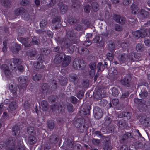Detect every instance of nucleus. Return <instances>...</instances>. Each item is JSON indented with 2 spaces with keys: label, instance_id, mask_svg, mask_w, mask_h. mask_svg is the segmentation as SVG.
Instances as JSON below:
<instances>
[{
  "label": "nucleus",
  "instance_id": "f257e3e1",
  "mask_svg": "<svg viewBox=\"0 0 150 150\" xmlns=\"http://www.w3.org/2000/svg\"><path fill=\"white\" fill-rule=\"evenodd\" d=\"M64 58L62 62V65L64 67H66L69 65L71 61V58L69 56H65L63 53H61L59 55H57L54 59V62L55 64H58L62 61Z\"/></svg>",
  "mask_w": 150,
  "mask_h": 150
},
{
  "label": "nucleus",
  "instance_id": "f03ea898",
  "mask_svg": "<svg viewBox=\"0 0 150 150\" xmlns=\"http://www.w3.org/2000/svg\"><path fill=\"white\" fill-rule=\"evenodd\" d=\"M73 67L74 69H82L85 66V64L83 59L77 60L75 59L73 63Z\"/></svg>",
  "mask_w": 150,
  "mask_h": 150
},
{
  "label": "nucleus",
  "instance_id": "7ed1b4c3",
  "mask_svg": "<svg viewBox=\"0 0 150 150\" xmlns=\"http://www.w3.org/2000/svg\"><path fill=\"white\" fill-rule=\"evenodd\" d=\"M133 35L136 38L140 37H143L146 36L147 33L145 30H138L133 32Z\"/></svg>",
  "mask_w": 150,
  "mask_h": 150
},
{
  "label": "nucleus",
  "instance_id": "20e7f679",
  "mask_svg": "<svg viewBox=\"0 0 150 150\" xmlns=\"http://www.w3.org/2000/svg\"><path fill=\"white\" fill-rule=\"evenodd\" d=\"M95 117L97 119L100 118L102 117V112L101 109L98 107L94 108L93 110Z\"/></svg>",
  "mask_w": 150,
  "mask_h": 150
},
{
  "label": "nucleus",
  "instance_id": "39448f33",
  "mask_svg": "<svg viewBox=\"0 0 150 150\" xmlns=\"http://www.w3.org/2000/svg\"><path fill=\"white\" fill-rule=\"evenodd\" d=\"M104 91L101 90H98L96 92L94 93V99L96 100H100L102 98L105 96V95L104 94Z\"/></svg>",
  "mask_w": 150,
  "mask_h": 150
},
{
  "label": "nucleus",
  "instance_id": "423d86ee",
  "mask_svg": "<svg viewBox=\"0 0 150 150\" xmlns=\"http://www.w3.org/2000/svg\"><path fill=\"white\" fill-rule=\"evenodd\" d=\"M127 56L126 54H121L120 55H119L118 57V59L119 61V63L117 61H116L114 62V63L115 64H122L124 62H125L127 60Z\"/></svg>",
  "mask_w": 150,
  "mask_h": 150
},
{
  "label": "nucleus",
  "instance_id": "0eeeda50",
  "mask_svg": "<svg viewBox=\"0 0 150 150\" xmlns=\"http://www.w3.org/2000/svg\"><path fill=\"white\" fill-rule=\"evenodd\" d=\"M114 19L117 23L121 24L124 23L125 21V19L123 17H120L119 15H114Z\"/></svg>",
  "mask_w": 150,
  "mask_h": 150
},
{
  "label": "nucleus",
  "instance_id": "6e6552de",
  "mask_svg": "<svg viewBox=\"0 0 150 150\" xmlns=\"http://www.w3.org/2000/svg\"><path fill=\"white\" fill-rule=\"evenodd\" d=\"M90 67L91 70L89 72V74L91 77L94 76L95 74L96 68V64L94 62H92L90 64Z\"/></svg>",
  "mask_w": 150,
  "mask_h": 150
},
{
  "label": "nucleus",
  "instance_id": "1a4fd4ad",
  "mask_svg": "<svg viewBox=\"0 0 150 150\" xmlns=\"http://www.w3.org/2000/svg\"><path fill=\"white\" fill-rule=\"evenodd\" d=\"M138 15L139 18L143 19L147 17L149 15V13L144 10L142 9Z\"/></svg>",
  "mask_w": 150,
  "mask_h": 150
},
{
  "label": "nucleus",
  "instance_id": "9d476101",
  "mask_svg": "<svg viewBox=\"0 0 150 150\" xmlns=\"http://www.w3.org/2000/svg\"><path fill=\"white\" fill-rule=\"evenodd\" d=\"M131 80V78L129 75L127 76L125 78L121 81V82L122 85L127 86H129V81Z\"/></svg>",
  "mask_w": 150,
  "mask_h": 150
},
{
  "label": "nucleus",
  "instance_id": "9b49d317",
  "mask_svg": "<svg viewBox=\"0 0 150 150\" xmlns=\"http://www.w3.org/2000/svg\"><path fill=\"white\" fill-rule=\"evenodd\" d=\"M1 69L6 76L9 75L10 74V71L8 67L6 64L2 65L1 66Z\"/></svg>",
  "mask_w": 150,
  "mask_h": 150
},
{
  "label": "nucleus",
  "instance_id": "f8f14e48",
  "mask_svg": "<svg viewBox=\"0 0 150 150\" xmlns=\"http://www.w3.org/2000/svg\"><path fill=\"white\" fill-rule=\"evenodd\" d=\"M131 10L132 13L134 14H138L139 12H138L139 9L137 5L132 4L131 6Z\"/></svg>",
  "mask_w": 150,
  "mask_h": 150
},
{
  "label": "nucleus",
  "instance_id": "ddd939ff",
  "mask_svg": "<svg viewBox=\"0 0 150 150\" xmlns=\"http://www.w3.org/2000/svg\"><path fill=\"white\" fill-rule=\"evenodd\" d=\"M21 42L24 44L25 47H27L30 45V40L28 39L21 38Z\"/></svg>",
  "mask_w": 150,
  "mask_h": 150
},
{
  "label": "nucleus",
  "instance_id": "4468645a",
  "mask_svg": "<svg viewBox=\"0 0 150 150\" xmlns=\"http://www.w3.org/2000/svg\"><path fill=\"white\" fill-rule=\"evenodd\" d=\"M20 49V47L18 45L15 44L13 45L11 48V51L14 53H16Z\"/></svg>",
  "mask_w": 150,
  "mask_h": 150
},
{
  "label": "nucleus",
  "instance_id": "2eb2a0df",
  "mask_svg": "<svg viewBox=\"0 0 150 150\" xmlns=\"http://www.w3.org/2000/svg\"><path fill=\"white\" fill-rule=\"evenodd\" d=\"M36 141V140L35 138L33 136H30L28 139V143L31 144H35Z\"/></svg>",
  "mask_w": 150,
  "mask_h": 150
},
{
  "label": "nucleus",
  "instance_id": "dca6fc26",
  "mask_svg": "<svg viewBox=\"0 0 150 150\" xmlns=\"http://www.w3.org/2000/svg\"><path fill=\"white\" fill-rule=\"evenodd\" d=\"M27 78L26 76H22L19 77L18 80V81L21 84H24L26 83Z\"/></svg>",
  "mask_w": 150,
  "mask_h": 150
},
{
  "label": "nucleus",
  "instance_id": "f3484780",
  "mask_svg": "<svg viewBox=\"0 0 150 150\" xmlns=\"http://www.w3.org/2000/svg\"><path fill=\"white\" fill-rule=\"evenodd\" d=\"M36 52L34 50H30L27 53V55L29 57H30V59L31 57L34 56Z\"/></svg>",
  "mask_w": 150,
  "mask_h": 150
},
{
  "label": "nucleus",
  "instance_id": "a211bd4d",
  "mask_svg": "<svg viewBox=\"0 0 150 150\" xmlns=\"http://www.w3.org/2000/svg\"><path fill=\"white\" fill-rule=\"evenodd\" d=\"M19 133V129L18 127L14 126L13 127L12 134L13 135H18Z\"/></svg>",
  "mask_w": 150,
  "mask_h": 150
},
{
  "label": "nucleus",
  "instance_id": "6ab92c4d",
  "mask_svg": "<svg viewBox=\"0 0 150 150\" xmlns=\"http://www.w3.org/2000/svg\"><path fill=\"white\" fill-rule=\"evenodd\" d=\"M16 103L14 102H12L9 105V108L11 110H15L17 108Z\"/></svg>",
  "mask_w": 150,
  "mask_h": 150
},
{
  "label": "nucleus",
  "instance_id": "aec40b11",
  "mask_svg": "<svg viewBox=\"0 0 150 150\" xmlns=\"http://www.w3.org/2000/svg\"><path fill=\"white\" fill-rule=\"evenodd\" d=\"M9 88L11 91L13 93L16 92L17 89V87L14 84H11Z\"/></svg>",
  "mask_w": 150,
  "mask_h": 150
},
{
  "label": "nucleus",
  "instance_id": "412c9836",
  "mask_svg": "<svg viewBox=\"0 0 150 150\" xmlns=\"http://www.w3.org/2000/svg\"><path fill=\"white\" fill-rule=\"evenodd\" d=\"M136 49L137 51L141 52L144 50V47L143 45L140 43H138L136 46Z\"/></svg>",
  "mask_w": 150,
  "mask_h": 150
},
{
  "label": "nucleus",
  "instance_id": "4be33fe9",
  "mask_svg": "<svg viewBox=\"0 0 150 150\" xmlns=\"http://www.w3.org/2000/svg\"><path fill=\"white\" fill-rule=\"evenodd\" d=\"M41 106L42 107V110L45 111L47 109V102L45 100H43L42 101L41 103Z\"/></svg>",
  "mask_w": 150,
  "mask_h": 150
},
{
  "label": "nucleus",
  "instance_id": "5701e85b",
  "mask_svg": "<svg viewBox=\"0 0 150 150\" xmlns=\"http://www.w3.org/2000/svg\"><path fill=\"white\" fill-rule=\"evenodd\" d=\"M67 7L66 5L63 4L60 7V12L62 14H64L66 11Z\"/></svg>",
  "mask_w": 150,
  "mask_h": 150
},
{
  "label": "nucleus",
  "instance_id": "b1692460",
  "mask_svg": "<svg viewBox=\"0 0 150 150\" xmlns=\"http://www.w3.org/2000/svg\"><path fill=\"white\" fill-rule=\"evenodd\" d=\"M79 113L80 115L83 116V115H85L89 113V110L88 109L85 110H81L79 111Z\"/></svg>",
  "mask_w": 150,
  "mask_h": 150
},
{
  "label": "nucleus",
  "instance_id": "393cba45",
  "mask_svg": "<svg viewBox=\"0 0 150 150\" xmlns=\"http://www.w3.org/2000/svg\"><path fill=\"white\" fill-rule=\"evenodd\" d=\"M57 137L56 136H52L50 139V142L52 143H54L57 142Z\"/></svg>",
  "mask_w": 150,
  "mask_h": 150
},
{
  "label": "nucleus",
  "instance_id": "a878e982",
  "mask_svg": "<svg viewBox=\"0 0 150 150\" xmlns=\"http://www.w3.org/2000/svg\"><path fill=\"white\" fill-rule=\"evenodd\" d=\"M13 61L14 64V68L15 69L18 65L20 64L19 60L18 59H13Z\"/></svg>",
  "mask_w": 150,
  "mask_h": 150
},
{
  "label": "nucleus",
  "instance_id": "bb28decb",
  "mask_svg": "<svg viewBox=\"0 0 150 150\" xmlns=\"http://www.w3.org/2000/svg\"><path fill=\"white\" fill-rule=\"evenodd\" d=\"M42 65L41 62H36L34 64V67L36 69H42L43 68V67L42 66H41Z\"/></svg>",
  "mask_w": 150,
  "mask_h": 150
},
{
  "label": "nucleus",
  "instance_id": "cd10ccee",
  "mask_svg": "<svg viewBox=\"0 0 150 150\" xmlns=\"http://www.w3.org/2000/svg\"><path fill=\"white\" fill-rule=\"evenodd\" d=\"M47 24V22L46 20H43L40 23V26L41 28H43Z\"/></svg>",
  "mask_w": 150,
  "mask_h": 150
},
{
  "label": "nucleus",
  "instance_id": "c85d7f7f",
  "mask_svg": "<svg viewBox=\"0 0 150 150\" xmlns=\"http://www.w3.org/2000/svg\"><path fill=\"white\" fill-rule=\"evenodd\" d=\"M41 76L40 74H36L33 76V79L35 81H38L41 78Z\"/></svg>",
  "mask_w": 150,
  "mask_h": 150
},
{
  "label": "nucleus",
  "instance_id": "c756f323",
  "mask_svg": "<svg viewBox=\"0 0 150 150\" xmlns=\"http://www.w3.org/2000/svg\"><path fill=\"white\" fill-rule=\"evenodd\" d=\"M112 94L113 96H115L118 95V91L116 88L115 87L113 88L112 89Z\"/></svg>",
  "mask_w": 150,
  "mask_h": 150
},
{
  "label": "nucleus",
  "instance_id": "7c9ffc66",
  "mask_svg": "<svg viewBox=\"0 0 150 150\" xmlns=\"http://www.w3.org/2000/svg\"><path fill=\"white\" fill-rule=\"evenodd\" d=\"M92 8L95 11H97L98 8V5L97 3L95 2L93 3L92 4Z\"/></svg>",
  "mask_w": 150,
  "mask_h": 150
},
{
  "label": "nucleus",
  "instance_id": "2f4dec72",
  "mask_svg": "<svg viewBox=\"0 0 150 150\" xmlns=\"http://www.w3.org/2000/svg\"><path fill=\"white\" fill-rule=\"evenodd\" d=\"M74 124L75 126L77 127H80L81 125L80 119H77L75 121Z\"/></svg>",
  "mask_w": 150,
  "mask_h": 150
},
{
  "label": "nucleus",
  "instance_id": "473e14b6",
  "mask_svg": "<svg viewBox=\"0 0 150 150\" xmlns=\"http://www.w3.org/2000/svg\"><path fill=\"white\" fill-rule=\"evenodd\" d=\"M148 94V92L146 91H144L142 92V93L140 94V95L141 96L142 98H144L147 97Z\"/></svg>",
  "mask_w": 150,
  "mask_h": 150
},
{
  "label": "nucleus",
  "instance_id": "72a5a7b5",
  "mask_svg": "<svg viewBox=\"0 0 150 150\" xmlns=\"http://www.w3.org/2000/svg\"><path fill=\"white\" fill-rule=\"evenodd\" d=\"M107 103V101L105 99H102L100 101V105L103 107L105 106Z\"/></svg>",
  "mask_w": 150,
  "mask_h": 150
},
{
  "label": "nucleus",
  "instance_id": "f704fd0d",
  "mask_svg": "<svg viewBox=\"0 0 150 150\" xmlns=\"http://www.w3.org/2000/svg\"><path fill=\"white\" fill-rule=\"evenodd\" d=\"M108 59L109 61H112L113 59V55L112 53H108L107 55Z\"/></svg>",
  "mask_w": 150,
  "mask_h": 150
},
{
  "label": "nucleus",
  "instance_id": "c9c22d12",
  "mask_svg": "<svg viewBox=\"0 0 150 150\" xmlns=\"http://www.w3.org/2000/svg\"><path fill=\"white\" fill-rule=\"evenodd\" d=\"M84 96V93L82 91H80L78 93L77 96L79 99L82 98Z\"/></svg>",
  "mask_w": 150,
  "mask_h": 150
},
{
  "label": "nucleus",
  "instance_id": "e433bc0d",
  "mask_svg": "<svg viewBox=\"0 0 150 150\" xmlns=\"http://www.w3.org/2000/svg\"><path fill=\"white\" fill-rule=\"evenodd\" d=\"M115 29L116 31H120L122 30V28L121 25L117 24L115 26Z\"/></svg>",
  "mask_w": 150,
  "mask_h": 150
},
{
  "label": "nucleus",
  "instance_id": "4c0bfd02",
  "mask_svg": "<svg viewBox=\"0 0 150 150\" xmlns=\"http://www.w3.org/2000/svg\"><path fill=\"white\" fill-rule=\"evenodd\" d=\"M67 108L69 112H72L73 111V107L72 105L69 104L67 106Z\"/></svg>",
  "mask_w": 150,
  "mask_h": 150
},
{
  "label": "nucleus",
  "instance_id": "58836bf2",
  "mask_svg": "<svg viewBox=\"0 0 150 150\" xmlns=\"http://www.w3.org/2000/svg\"><path fill=\"white\" fill-rule=\"evenodd\" d=\"M32 41L33 44L38 45L40 42L39 40H36L35 38L34 37L33 38Z\"/></svg>",
  "mask_w": 150,
  "mask_h": 150
},
{
  "label": "nucleus",
  "instance_id": "ea45409f",
  "mask_svg": "<svg viewBox=\"0 0 150 150\" xmlns=\"http://www.w3.org/2000/svg\"><path fill=\"white\" fill-rule=\"evenodd\" d=\"M131 3V0H124L123 1V4L124 5L127 6Z\"/></svg>",
  "mask_w": 150,
  "mask_h": 150
},
{
  "label": "nucleus",
  "instance_id": "a19ab883",
  "mask_svg": "<svg viewBox=\"0 0 150 150\" xmlns=\"http://www.w3.org/2000/svg\"><path fill=\"white\" fill-rule=\"evenodd\" d=\"M90 6L89 5L86 6L84 8V11L86 13H88L90 12Z\"/></svg>",
  "mask_w": 150,
  "mask_h": 150
},
{
  "label": "nucleus",
  "instance_id": "79ce46f5",
  "mask_svg": "<svg viewBox=\"0 0 150 150\" xmlns=\"http://www.w3.org/2000/svg\"><path fill=\"white\" fill-rule=\"evenodd\" d=\"M49 128L50 129H52L54 127V124L53 122H51L49 123L48 125Z\"/></svg>",
  "mask_w": 150,
  "mask_h": 150
},
{
  "label": "nucleus",
  "instance_id": "37998d69",
  "mask_svg": "<svg viewBox=\"0 0 150 150\" xmlns=\"http://www.w3.org/2000/svg\"><path fill=\"white\" fill-rule=\"evenodd\" d=\"M144 43L146 45L149 46H150V40L147 39H146L144 41Z\"/></svg>",
  "mask_w": 150,
  "mask_h": 150
},
{
  "label": "nucleus",
  "instance_id": "c03bdc74",
  "mask_svg": "<svg viewBox=\"0 0 150 150\" xmlns=\"http://www.w3.org/2000/svg\"><path fill=\"white\" fill-rule=\"evenodd\" d=\"M17 148L18 150H25L24 146L22 145L18 144Z\"/></svg>",
  "mask_w": 150,
  "mask_h": 150
},
{
  "label": "nucleus",
  "instance_id": "a18cd8bd",
  "mask_svg": "<svg viewBox=\"0 0 150 150\" xmlns=\"http://www.w3.org/2000/svg\"><path fill=\"white\" fill-rule=\"evenodd\" d=\"M108 46L110 50H113L115 48V45L113 43L109 44Z\"/></svg>",
  "mask_w": 150,
  "mask_h": 150
},
{
  "label": "nucleus",
  "instance_id": "49530a36",
  "mask_svg": "<svg viewBox=\"0 0 150 150\" xmlns=\"http://www.w3.org/2000/svg\"><path fill=\"white\" fill-rule=\"evenodd\" d=\"M92 142L94 144L97 145L100 143V140L99 139H93L92 140Z\"/></svg>",
  "mask_w": 150,
  "mask_h": 150
},
{
  "label": "nucleus",
  "instance_id": "de8ad7c7",
  "mask_svg": "<svg viewBox=\"0 0 150 150\" xmlns=\"http://www.w3.org/2000/svg\"><path fill=\"white\" fill-rule=\"evenodd\" d=\"M118 103L119 100L118 99H114L112 101V103L114 105H116L117 104H118Z\"/></svg>",
  "mask_w": 150,
  "mask_h": 150
},
{
  "label": "nucleus",
  "instance_id": "09e8293b",
  "mask_svg": "<svg viewBox=\"0 0 150 150\" xmlns=\"http://www.w3.org/2000/svg\"><path fill=\"white\" fill-rule=\"evenodd\" d=\"M17 67L18 70L20 71H22L23 70V67L20 64H18Z\"/></svg>",
  "mask_w": 150,
  "mask_h": 150
},
{
  "label": "nucleus",
  "instance_id": "8fccbe9b",
  "mask_svg": "<svg viewBox=\"0 0 150 150\" xmlns=\"http://www.w3.org/2000/svg\"><path fill=\"white\" fill-rule=\"evenodd\" d=\"M47 84L45 83L44 84L42 87V90L43 91H46L47 89Z\"/></svg>",
  "mask_w": 150,
  "mask_h": 150
},
{
  "label": "nucleus",
  "instance_id": "3c124183",
  "mask_svg": "<svg viewBox=\"0 0 150 150\" xmlns=\"http://www.w3.org/2000/svg\"><path fill=\"white\" fill-rule=\"evenodd\" d=\"M9 143L10 144H14V143L15 142L14 139L12 137H11L9 139Z\"/></svg>",
  "mask_w": 150,
  "mask_h": 150
},
{
  "label": "nucleus",
  "instance_id": "603ef678",
  "mask_svg": "<svg viewBox=\"0 0 150 150\" xmlns=\"http://www.w3.org/2000/svg\"><path fill=\"white\" fill-rule=\"evenodd\" d=\"M21 9H22V8H20V9H17L15 11V13L17 15H18L21 13L20 10Z\"/></svg>",
  "mask_w": 150,
  "mask_h": 150
},
{
  "label": "nucleus",
  "instance_id": "864d4df0",
  "mask_svg": "<svg viewBox=\"0 0 150 150\" xmlns=\"http://www.w3.org/2000/svg\"><path fill=\"white\" fill-rule=\"evenodd\" d=\"M102 66V63L100 62L98 63V64L97 65V68L98 71H101V69L100 67Z\"/></svg>",
  "mask_w": 150,
  "mask_h": 150
},
{
  "label": "nucleus",
  "instance_id": "5fc2aeb1",
  "mask_svg": "<svg viewBox=\"0 0 150 150\" xmlns=\"http://www.w3.org/2000/svg\"><path fill=\"white\" fill-rule=\"evenodd\" d=\"M111 122V119L109 117L106 118L105 122L108 123H110Z\"/></svg>",
  "mask_w": 150,
  "mask_h": 150
},
{
  "label": "nucleus",
  "instance_id": "6e6d98bb",
  "mask_svg": "<svg viewBox=\"0 0 150 150\" xmlns=\"http://www.w3.org/2000/svg\"><path fill=\"white\" fill-rule=\"evenodd\" d=\"M55 3V0H51V2L49 4V6H52L54 5Z\"/></svg>",
  "mask_w": 150,
  "mask_h": 150
},
{
  "label": "nucleus",
  "instance_id": "4d7b16f0",
  "mask_svg": "<svg viewBox=\"0 0 150 150\" xmlns=\"http://www.w3.org/2000/svg\"><path fill=\"white\" fill-rule=\"evenodd\" d=\"M100 39V37L99 36H96L95 38L94 41L96 42H98Z\"/></svg>",
  "mask_w": 150,
  "mask_h": 150
},
{
  "label": "nucleus",
  "instance_id": "13d9d810",
  "mask_svg": "<svg viewBox=\"0 0 150 150\" xmlns=\"http://www.w3.org/2000/svg\"><path fill=\"white\" fill-rule=\"evenodd\" d=\"M71 98L72 100V102L73 103H74L77 100L76 98L74 96H72Z\"/></svg>",
  "mask_w": 150,
  "mask_h": 150
},
{
  "label": "nucleus",
  "instance_id": "bf43d9fd",
  "mask_svg": "<svg viewBox=\"0 0 150 150\" xmlns=\"http://www.w3.org/2000/svg\"><path fill=\"white\" fill-rule=\"evenodd\" d=\"M134 57L136 59H138L140 57V55L139 54H135L134 55Z\"/></svg>",
  "mask_w": 150,
  "mask_h": 150
},
{
  "label": "nucleus",
  "instance_id": "052dcab7",
  "mask_svg": "<svg viewBox=\"0 0 150 150\" xmlns=\"http://www.w3.org/2000/svg\"><path fill=\"white\" fill-rule=\"evenodd\" d=\"M95 134L98 137L101 136V133L98 131H96Z\"/></svg>",
  "mask_w": 150,
  "mask_h": 150
},
{
  "label": "nucleus",
  "instance_id": "680f3d73",
  "mask_svg": "<svg viewBox=\"0 0 150 150\" xmlns=\"http://www.w3.org/2000/svg\"><path fill=\"white\" fill-rule=\"evenodd\" d=\"M4 143L3 142H1L0 143V150H4V147L2 146V145L4 144Z\"/></svg>",
  "mask_w": 150,
  "mask_h": 150
},
{
  "label": "nucleus",
  "instance_id": "e2e57ef3",
  "mask_svg": "<svg viewBox=\"0 0 150 150\" xmlns=\"http://www.w3.org/2000/svg\"><path fill=\"white\" fill-rule=\"evenodd\" d=\"M53 83L54 84V85L52 86V88H55L57 87L56 83L55 81H54L53 83H52V85L53 84Z\"/></svg>",
  "mask_w": 150,
  "mask_h": 150
},
{
  "label": "nucleus",
  "instance_id": "0e129e2a",
  "mask_svg": "<svg viewBox=\"0 0 150 150\" xmlns=\"http://www.w3.org/2000/svg\"><path fill=\"white\" fill-rule=\"evenodd\" d=\"M35 4L37 6L39 5L40 4V1L38 0H35Z\"/></svg>",
  "mask_w": 150,
  "mask_h": 150
},
{
  "label": "nucleus",
  "instance_id": "69168bd1",
  "mask_svg": "<svg viewBox=\"0 0 150 150\" xmlns=\"http://www.w3.org/2000/svg\"><path fill=\"white\" fill-rule=\"evenodd\" d=\"M51 13H57V10L56 9H54V10H52L51 11Z\"/></svg>",
  "mask_w": 150,
  "mask_h": 150
},
{
  "label": "nucleus",
  "instance_id": "338daca9",
  "mask_svg": "<svg viewBox=\"0 0 150 150\" xmlns=\"http://www.w3.org/2000/svg\"><path fill=\"white\" fill-rule=\"evenodd\" d=\"M130 113H126V112H122V115H123V116H122V117H123V116H125L127 115H130Z\"/></svg>",
  "mask_w": 150,
  "mask_h": 150
},
{
  "label": "nucleus",
  "instance_id": "774afa93",
  "mask_svg": "<svg viewBox=\"0 0 150 150\" xmlns=\"http://www.w3.org/2000/svg\"><path fill=\"white\" fill-rule=\"evenodd\" d=\"M4 46H7V41L6 40H5L3 42Z\"/></svg>",
  "mask_w": 150,
  "mask_h": 150
}]
</instances>
